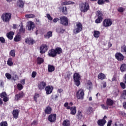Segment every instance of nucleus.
Wrapping results in <instances>:
<instances>
[{
    "label": "nucleus",
    "mask_w": 126,
    "mask_h": 126,
    "mask_svg": "<svg viewBox=\"0 0 126 126\" xmlns=\"http://www.w3.org/2000/svg\"><path fill=\"white\" fill-rule=\"evenodd\" d=\"M121 97L123 100H126V90H123Z\"/></svg>",
    "instance_id": "38"
},
{
    "label": "nucleus",
    "mask_w": 126,
    "mask_h": 126,
    "mask_svg": "<svg viewBox=\"0 0 126 126\" xmlns=\"http://www.w3.org/2000/svg\"><path fill=\"white\" fill-rule=\"evenodd\" d=\"M17 5L20 8H23L24 7V2L22 0H18L17 2Z\"/></svg>",
    "instance_id": "20"
},
{
    "label": "nucleus",
    "mask_w": 126,
    "mask_h": 126,
    "mask_svg": "<svg viewBox=\"0 0 126 126\" xmlns=\"http://www.w3.org/2000/svg\"><path fill=\"white\" fill-rule=\"evenodd\" d=\"M122 50H123L124 53H126V46L123 45V46L122 47Z\"/></svg>",
    "instance_id": "61"
},
{
    "label": "nucleus",
    "mask_w": 126,
    "mask_h": 126,
    "mask_svg": "<svg viewBox=\"0 0 126 126\" xmlns=\"http://www.w3.org/2000/svg\"><path fill=\"white\" fill-rule=\"evenodd\" d=\"M110 2V0H98L97 3L99 5H103V4H105V3H108Z\"/></svg>",
    "instance_id": "22"
},
{
    "label": "nucleus",
    "mask_w": 126,
    "mask_h": 126,
    "mask_svg": "<svg viewBox=\"0 0 126 126\" xmlns=\"http://www.w3.org/2000/svg\"><path fill=\"white\" fill-rule=\"evenodd\" d=\"M70 111H71V115L74 116V115L76 114V107L75 106H72V108H71V110Z\"/></svg>",
    "instance_id": "31"
},
{
    "label": "nucleus",
    "mask_w": 126,
    "mask_h": 126,
    "mask_svg": "<svg viewBox=\"0 0 126 126\" xmlns=\"http://www.w3.org/2000/svg\"><path fill=\"white\" fill-rule=\"evenodd\" d=\"M49 122L50 123H55L57 121V114H51L48 118Z\"/></svg>",
    "instance_id": "12"
},
{
    "label": "nucleus",
    "mask_w": 126,
    "mask_h": 126,
    "mask_svg": "<svg viewBox=\"0 0 126 126\" xmlns=\"http://www.w3.org/2000/svg\"><path fill=\"white\" fill-rule=\"evenodd\" d=\"M21 83L23 85H24V84H25V79H22L21 80Z\"/></svg>",
    "instance_id": "63"
},
{
    "label": "nucleus",
    "mask_w": 126,
    "mask_h": 126,
    "mask_svg": "<svg viewBox=\"0 0 126 126\" xmlns=\"http://www.w3.org/2000/svg\"><path fill=\"white\" fill-rule=\"evenodd\" d=\"M97 124L98 126H104L107 124L106 120L99 119L97 121Z\"/></svg>",
    "instance_id": "17"
},
{
    "label": "nucleus",
    "mask_w": 126,
    "mask_h": 126,
    "mask_svg": "<svg viewBox=\"0 0 126 126\" xmlns=\"http://www.w3.org/2000/svg\"><path fill=\"white\" fill-rule=\"evenodd\" d=\"M28 28L29 31H31V30H33L35 28V24H34V22L32 21H30L28 25Z\"/></svg>",
    "instance_id": "16"
},
{
    "label": "nucleus",
    "mask_w": 126,
    "mask_h": 126,
    "mask_svg": "<svg viewBox=\"0 0 126 126\" xmlns=\"http://www.w3.org/2000/svg\"><path fill=\"white\" fill-rule=\"evenodd\" d=\"M51 37H53V32L52 31H49L46 34H44V38L46 39H50Z\"/></svg>",
    "instance_id": "24"
},
{
    "label": "nucleus",
    "mask_w": 126,
    "mask_h": 126,
    "mask_svg": "<svg viewBox=\"0 0 126 126\" xmlns=\"http://www.w3.org/2000/svg\"><path fill=\"white\" fill-rule=\"evenodd\" d=\"M97 77L98 79H100L101 80H104V79H106V75L103 73H100L98 74Z\"/></svg>",
    "instance_id": "27"
},
{
    "label": "nucleus",
    "mask_w": 126,
    "mask_h": 126,
    "mask_svg": "<svg viewBox=\"0 0 126 126\" xmlns=\"http://www.w3.org/2000/svg\"><path fill=\"white\" fill-rule=\"evenodd\" d=\"M76 118L78 120H82L83 118V115H82V112L81 111H78L77 115H76Z\"/></svg>",
    "instance_id": "29"
},
{
    "label": "nucleus",
    "mask_w": 126,
    "mask_h": 126,
    "mask_svg": "<svg viewBox=\"0 0 126 126\" xmlns=\"http://www.w3.org/2000/svg\"><path fill=\"white\" fill-rule=\"evenodd\" d=\"M12 114L14 119H17L18 118V115L19 114V111L17 109L14 110Z\"/></svg>",
    "instance_id": "26"
},
{
    "label": "nucleus",
    "mask_w": 126,
    "mask_h": 126,
    "mask_svg": "<svg viewBox=\"0 0 126 126\" xmlns=\"http://www.w3.org/2000/svg\"><path fill=\"white\" fill-rule=\"evenodd\" d=\"M36 63L37 64H41V63H44V59L41 57H38L36 59Z\"/></svg>",
    "instance_id": "30"
},
{
    "label": "nucleus",
    "mask_w": 126,
    "mask_h": 126,
    "mask_svg": "<svg viewBox=\"0 0 126 126\" xmlns=\"http://www.w3.org/2000/svg\"><path fill=\"white\" fill-rule=\"evenodd\" d=\"M84 90L80 89L77 91L76 96L78 100H83L84 99Z\"/></svg>",
    "instance_id": "7"
},
{
    "label": "nucleus",
    "mask_w": 126,
    "mask_h": 126,
    "mask_svg": "<svg viewBox=\"0 0 126 126\" xmlns=\"http://www.w3.org/2000/svg\"><path fill=\"white\" fill-rule=\"evenodd\" d=\"M44 112L46 115H50L52 113V107L50 106H47L44 110Z\"/></svg>",
    "instance_id": "21"
},
{
    "label": "nucleus",
    "mask_w": 126,
    "mask_h": 126,
    "mask_svg": "<svg viewBox=\"0 0 126 126\" xmlns=\"http://www.w3.org/2000/svg\"><path fill=\"white\" fill-rule=\"evenodd\" d=\"M117 10L119 12H123L125 10L122 7H120L118 8Z\"/></svg>",
    "instance_id": "57"
},
{
    "label": "nucleus",
    "mask_w": 126,
    "mask_h": 126,
    "mask_svg": "<svg viewBox=\"0 0 126 126\" xmlns=\"http://www.w3.org/2000/svg\"><path fill=\"white\" fill-rule=\"evenodd\" d=\"M53 90H54V88L51 86H47L45 87V91L47 95L51 94L53 92Z\"/></svg>",
    "instance_id": "14"
},
{
    "label": "nucleus",
    "mask_w": 126,
    "mask_h": 126,
    "mask_svg": "<svg viewBox=\"0 0 126 126\" xmlns=\"http://www.w3.org/2000/svg\"><path fill=\"white\" fill-rule=\"evenodd\" d=\"M37 75V72L36 71H33L32 74V77L35 78Z\"/></svg>",
    "instance_id": "56"
},
{
    "label": "nucleus",
    "mask_w": 126,
    "mask_h": 126,
    "mask_svg": "<svg viewBox=\"0 0 126 126\" xmlns=\"http://www.w3.org/2000/svg\"><path fill=\"white\" fill-rule=\"evenodd\" d=\"M112 126V120H110L108 122L107 126Z\"/></svg>",
    "instance_id": "64"
},
{
    "label": "nucleus",
    "mask_w": 126,
    "mask_h": 126,
    "mask_svg": "<svg viewBox=\"0 0 126 126\" xmlns=\"http://www.w3.org/2000/svg\"><path fill=\"white\" fill-rule=\"evenodd\" d=\"M113 95L115 96V97H117L119 95V93H120V90L118 88H116L115 90L113 92Z\"/></svg>",
    "instance_id": "39"
},
{
    "label": "nucleus",
    "mask_w": 126,
    "mask_h": 126,
    "mask_svg": "<svg viewBox=\"0 0 126 126\" xmlns=\"http://www.w3.org/2000/svg\"><path fill=\"white\" fill-rule=\"evenodd\" d=\"M39 97H40V94L35 93L33 95L34 101H35V102H38V100L37 99V98H39Z\"/></svg>",
    "instance_id": "41"
},
{
    "label": "nucleus",
    "mask_w": 126,
    "mask_h": 126,
    "mask_svg": "<svg viewBox=\"0 0 126 126\" xmlns=\"http://www.w3.org/2000/svg\"><path fill=\"white\" fill-rule=\"evenodd\" d=\"M31 126H36V125H38V121H33L32 123H31Z\"/></svg>",
    "instance_id": "59"
},
{
    "label": "nucleus",
    "mask_w": 126,
    "mask_h": 126,
    "mask_svg": "<svg viewBox=\"0 0 126 126\" xmlns=\"http://www.w3.org/2000/svg\"><path fill=\"white\" fill-rule=\"evenodd\" d=\"M120 70L121 72H125L126 71V64L123 63L121 65L120 67Z\"/></svg>",
    "instance_id": "33"
},
{
    "label": "nucleus",
    "mask_w": 126,
    "mask_h": 126,
    "mask_svg": "<svg viewBox=\"0 0 126 126\" xmlns=\"http://www.w3.org/2000/svg\"><path fill=\"white\" fill-rule=\"evenodd\" d=\"M6 96H7V94L5 92H2L0 94V97L1 98H4L5 97H6Z\"/></svg>",
    "instance_id": "46"
},
{
    "label": "nucleus",
    "mask_w": 126,
    "mask_h": 126,
    "mask_svg": "<svg viewBox=\"0 0 126 126\" xmlns=\"http://www.w3.org/2000/svg\"><path fill=\"white\" fill-rule=\"evenodd\" d=\"M10 56L12 57V58H15V50L13 49L11 50L10 53H9Z\"/></svg>",
    "instance_id": "43"
},
{
    "label": "nucleus",
    "mask_w": 126,
    "mask_h": 126,
    "mask_svg": "<svg viewBox=\"0 0 126 126\" xmlns=\"http://www.w3.org/2000/svg\"><path fill=\"white\" fill-rule=\"evenodd\" d=\"M114 126H124V124H120L119 125H118V123L117 122H115L114 124Z\"/></svg>",
    "instance_id": "62"
},
{
    "label": "nucleus",
    "mask_w": 126,
    "mask_h": 126,
    "mask_svg": "<svg viewBox=\"0 0 126 126\" xmlns=\"http://www.w3.org/2000/svg\"><path fill=\"white\" fill-rule=\"evenodd\" d=\"M83 29V26L81 23L78 22L76 23V28L73 30L74 34H78L82 31Z\"/></svg>",
    "instance_id": "4"
},
{
    "label": "nucleus",
    "mask_w": 126,
    "mask_h": 126,
    "mask_svg": "<svg viewBox=\"0 0 126 126\" xmlns=\"http://www.w3.org/2000/svg\"><path fill=\"white\" fill-rule=\"evenodd\" d=\"M17 88L20 91L23 89V86L22 84L19 83L17 85Z\"/></svg>",
    "instance_id": "44"
},
{
    "label": "nucleus",
    "mask_w": 126,
    "mask_h": 126,
    "mask_svg": "<svg viewBox=\"0 0 126 126\" xmlns=\"http://www.w3.org/2000/svg\"><path fill=\"white\" fill-rule=\"evenodd\" d=\"M58 98H59V94H55L54 95H54H51V99H52V100H57V99H58Z\"/></svg>",
    "instance_id": "47"
},
{
    "label": "nucleus",
    "mask_w": 126,
    "mask_h": 126,
    "mask_svg": "<svg viewBox=\"0 0 126 126\" xmlns=\"http://www.w3.org/2000/svg\"><path fill=\"white\" fill-rule=\"evenodd\" d=\"M24 96H25L24 93L22 91H21L18 94H15V99L18 101L20 100H21V99H22Z\"/></svg>",
    "instance_id": "11"
},
{
    "label": "nucleus",
    "mask_w": 126,
    "mask_h": 126,
    "mask_svg": "<svg viewBox=\"0 0 126 126\" xmlns=\"http://www.w3.org/2000/svg\"><path fill=\"white\" fill-rule=\"evenodd\" d=\"M73 80L75 85L78 87L80 84H81V82H80V80H81V76L79 74V73L75 72L73 74Z\"/></svg>",
    "instance_id": "3"
},
{
    "label": "nucleus",
    "mask_w": 126,
    "mask_h": 126,
    "mask_svg": "<svg viewBox=\"0 0 126 126\" xmlns=\"http://www.w3.org/2000/svg\"><path fill=\"white\" fill-rule=\"evenodd\" d=\"M47 84L45 82L41 81L38 84V88L39 90H43L46 87Z\"/></svg>",
    "instance_id": "15"
},
{
    "label": "nucleus",
    "mask_w": 126,
    "mask_h": 126,
    "mask_svg": "<svg viewBox=\"0 0 126 126\" xmlns=\"http://www.w3.org/2000/svg\"><path fill=\"white\" fill-rule=\"evenodd\" d=\"M19 32L20 34H24L25 33V28H24V26H23V25H21L20 28L19 29Z\"/></svg>",
    "instance_id": "37"
},
{
    "label": "nucleus",
    "mask_w": 126,
    "mask_h": 126,
    "mask_svg": "<svg viewBox=\"0 0 126 126\" xmlns=\"http://www.w3.org/2000/svg\"><path fill=\"white\" fill-rule=\"evenodd\" d=\"M87 112L88 113H89L90 114H91V113H92V112H93V108L92 107H89L88 108Z\"/></svg>",
    "instance_id": "55"
},
{
    "label": "nucleus",
    "mask_w": 126,
    "mask_h": 126,
    "mask_svg": "<svg viewBox=\"0 0 126 126\" xmlns=\"http://www.w3.org/2000/svg\"><path fill=\"white\" fill-rule=\"evenodd\" d=\"M60 23L63 26H68V19L65 16L60 17Z\"/></svg>",
    "instance_id": "9"
},
{
    "label": "nucleus",
    "mask_w": 126,
    "mask_h": 126,
    "mask_svg": "<svg viewBox=\"0 0 126 126\" xmlns=\"http://www.w3.org/2000/svg\"><path fill=\"white\" fill-rule=\"evenodd\" d=\"M97 18L95 20V23L96 24H99L101 23L103 21V19H104V15H103V12L101 11H97L96 14Z\"/></svg>",
    "instance_id": "5"
},
{
    "label": "nucleus",
    "mask_w": 126,
    "mask_h": 126,
    "mask_svg": "<svg viewBox=\"0 0 126 126\" xmlns=\"http://www.w3.org/2000/svg\"><path fill=\"white\" fill-rule=\"evenodd\" d=\"M1 18L3 22H9L11 19V13L8 12L4 13L2 14Z\"/></svg>",
    "instance_id": "6"
},
{
    "label": "nucleus",
    "mask_w": 126,
    "mask_h": 126,
    "mask_svg": "<svg viewBox=\"0 0 126 126\" xmlns=\"http://www.w3.org/2000/svg\"><path fill=\"white\" fill-rule=\"evenodd\" d=\"M101 106L102 107V109H103V110H108V109H109L108 105H105L104 104H101Z\"/></svg>",
    "instance_id": "54"
},
{
    "label": "nucleus",
    "mask_w": 126,
    "mask_h": 126,
    "mask_svg": "<svg viewBox=\"0 0 126 126\" xmlns=\"http://www.w3.org/2000/svg\"><path fill=\"white\" fill-rule=\"evenodd\" d=\"M5 76L7 79H11V75L8 73H5Z\"/></svg>",
    "instance_id": "52"
},
{
    "label": "nucleus",
    "mask_w": 126,
    "mask_h": 126,
    "mask_svg": "<svg viewBox=\"0 0 126 126\" xmlns=\"http://www.w3.org/2000/svg\"><path fill=\"white\" fill-rule=\"evenodd\" d=\"M63 53V49L61 47H57L55 49H51L48 51L49 57L56 58L57 55H61Z\"/></svg>",
    "instance_id": "1"
},
{
    "label": "nucleus",
    "mask_w": 126,
    "mask_h": 126,
    "mask_svg": "<svg viewBox=\"0 0 126 126\" xmlns=\"http://www.w3.org/2000/svg\"><path fill=\"white\" fill-rule=\"evenodd\" d=\"M63 126H70V123L69 122V120L66 119L64 120L63 122Z\"/></svg>",
    "instance_id": "34"
},
{
    "label": "nucleus",
    "mask_w": 126,
    "mask_h": 126,
    "mask_svg": "<svg viewBox=\"0 0 126 126\" xmlns=\"http://www.w3.org/2000/svg\"><path fill=\"white\" fill-rule=\"evenodd\" d=\"M112 24L113 21L110 18L105 19L102 22L103 27H110Z\"/></svg>",
    "instance_id": "8"
},
{
    "label": "nucleus",
    "mask_w": 126,
    "mask_h": 126,
    "mask_svg": "<svg viewBox=\"0 0 126 126\" xmlns=\"http://www.w3.org/2000/svg\"><path fill=\"white\" fill-rule=\"evenodd\" d=\"M7 64L9 66H12V65H13V62H12V58H9L7 62Z\"/></svg>",
    "instance_id": "40"
},
{
    "label": "nucleus",
    "mask_w": 126,
    "mask_h": 126,
    "mask_svg": "<svg viewBox=\"0 0 126 126\" xmlns=\"http://www.w3.org/2000/svg\"><path fill=\"white\" fill-rule=\"evenodd\" d=\"M74 2L71 1H65L61 3V5L63 6V5H68L69 4H74Z\"/></svg>",
    "instance_id": "25"
},
{
    "label": "nucleus",
    "mask_w": 126,
    "mask_h": 126,
    "mask_svg": "<svg viewBox=\"0 0 126 126\" xmlns=\"http://www.w3.org/2000/svg\"><path fill=\"white\" fill-rule=\"evenodd\" d=\"M48 72H53L55 71V66L49 64L48 67Z\"/></svg>",
    "instance_id": "32"
},
{
    "label": "nucleus",
    "mask_w": 126,
    "mask_h": 126,
    "mask_svg": "<svg viewBox=\"0 0 126 126\" xmlns=\"http://www.w3.org/2000/svg\"><path fill=\"white\" fill-rule=\"evenodd\" d=\"M60 31H59V30H57V32H58V33H61L62 34H63V33H64V31H65V30L63 29V28H60Z\"/></svg>",
    "instance_id": "49"
},
{
    "label": "nucleus",
    "mask_w": 126,
    "mask_h": 126,
    "mask_svg": "<svg viewBox=\"0 0 126 126\" xmlns=\"http://www.w3.org/2000/svg\"><path fill=\"white\" fill-rule=\"evenodd\" d=\"M48 51V46L46 44H42L40 47V53L42 54H45Z\"/></svg>",
    "instance_id": "13"
},
{
    "label": "nucleus",
    "mask_w": 126,
    "mask_h": 126,
    "mask_svg": "<svg viewBox=\"0 0 126 126\" xmlns=\"http://www.w3.org/2000/svg\"><path fill=\"white\" fill-rule=\"evenodd\" d=\"M119 115H121L122 117H126V113L124 111H120L119 112Z\"/></svg>",
    "instance_id": "58"
},
{
    "label": "nucleus",
    "mask_w": 126,
    "mask_h": 126,
    "mask_svg": "<svg viewBox=\"0 0 126 126\" xmlns=\"http://www.w3.org/2000/svg\"><path fill=\"white\" fill-rule=\"evenodd\" d=\"M0 42L2 44H4L5 43V39L3 37H0Z\"/></svg>",
    "instance_id": "50"
},
{
    "label": "nucleus",
    "mask_w": 126,
    "mask_h": 126,
    "mask_svg": "<svg viewBox=\"0 0 126 126\" xmlns=\"http://www.w3.org/2000/svg\"><path fill=\"white\" fill-rule=\"evenodd\" d=\"M46 16L48 20H50V21H52V20H53V18L52 17V16H51V15L50 14H46Z\"/></svg>",
    "instance_id": "53"
},
{
    "label": "nucleus",
    "mask_w": 126,
    "mask_h": 126,
    "mask_svg": "<svg viewBox=\"0 0 126 126\" xmlns=\"http://www.w3.org/2000/svg\"><path fill=\"white\" fill-rule=\"evenodd\" d=\"M106 104L107 106H113L114 105V100L111 98H107Z\"/></svg>",
    "instance_id": "23"
},
{
    "label": "nucleus",
    "mask_w": 126,
    "mask_h": 126,
    "mask_svg": "<svg viewBox=\"0 0 126 126\" xmlns=\"http://www.w3.org/2000/svg\"><path fill=\"white\" fill-rule=\"evenodd\" d=\"M115 59L120 62L125 60V56L120 52H117L115 55Z\"/></svg>",
    "instance_id": "10"
},
{
    "label": "nucleus",
    "mask_w": 126,
    "mask_h": 126,
    "mask_svg": "<svg viewBox=\"0 0 126 126\" xmlns=\"http://www.w3.org/2000/svg\"><path fill=\"white\" fill-rule=\"evenodd\" d=\"M21 39H22L21 35L19 34H17V35H16V36L14 38V41L15 42H19L21 41Z\"/></svg>",
    "instance_id": "28"
},
{
    "label": "nucleus",
    "mask_w": 126,
    "mask_h": 126,
    "mask_svg": "<svg viewBox=\"0 0 126 126\" xmlns=\"http://www.w3.org/2000/svg\"><path fill=\"white\" fill-rule=\"evenodd\" d=\"M7 122L6 121H2L0 123V126H8Z\"/></svg>",
    "instance_id": "45"
},
{
    "label": "nucleus",
    "mask_w": 126,
    "mask_h": 126,
    "mask_svg": "<svg viewBox=\"0 0 126 126\" xmlns=\"http://www.w3.org/2000/svg\"><path fill=\"white\" fill-rule=\"evenodd\" d=\"M25 43L29 45H33L35 44V40L32 38H29L25 39Z\"/></svg>",
    "instance_id": "18"
},
{
    "label": "nucleus",
    "mask_w": 126,
    "mask_h": 126,
    "mask_svg": "<svg viewBox=\"0 0 126 126\" xmlns=\"http://www.w3.org/2000/svg\"><path fill=\"white\" fill-rule=\"evenodd\" d=\"M72 74V73L70 71L67 72V77L68 79H69L70 78V76H71V75Z\"/></svg>",
    "instance_id": "51"
},
{
    "label": "nucleus",
    "mask_w": 126,
    "mask_h": 126,
    "mask_svg": "<svg viewBox=\"0 0 126 126\" xmlns=\"http://www.w3.org/2000/svg\"><path fill=\"white\" fill-rule=\"evenodd\" d=\"M80 10L83 13L87 12L89 10V3L87 2H82L79 4Z\"/></svg>",
    "instance_id": "2"
},
{
    "label": "nucleus",
    "mask_w": 126,
    "mask_h": 126,
    "mask_svg": "<svg viewBox=\"0 0 126 126\" xmlns=\"http://www.w3.org/2000/svg\"><path fill=\"white\" fill-rule=\"evenodd\" d=\"M25 17H26V18H35L36 16L33 14H27L25 15Z\"/></svg>",
    "instance_id": "42"
},
{
    "label": "nucleus",
    "mask_w": 126,
    "mask_h": 126,
    "mask_svg": "<svg viewBox=\"0 0 126 126\" xmlns=\"http://www.w3.org/2000/svg\"><path fill=\"white\" fill-rule=\"evenodd\" d=\"M62 13L64 15H66L67 14V8L65 6H63L62 8Z\"/></svg>",
    "instance_id": "36"
},
{
    "label": "nucleus",
    "mask_w": 126,
    "mask_h": 126,
    "mask_svg": "<svg viewBox=\"0 0 126 126\" xmlns=\"http://www.w3.org/2000/svg\"><path fill=\"white\" fill-rule=\"evenodd\" d=\"M14 35V32H9L6 33V37L9 40H12L13 39V36Z\"/></svg>",
    "instance_id": "19"
},
{
    "label": "nucleus",
    "mask_w": 126,
    "mask_h": 126,
    "mask_svg": "<svg viewBox=\"0 0 126 126\" xmlns=\"http://www.w3.org/2000/svg\"><path fill=\"white\" fill-rule=\"evenodd\" d=\"M3 102H7L9 99L8 98V97H7V96H5V97H3Z\"/></svg>",
    "instance_id": "60"
},
{
    "label": "nucleus",
    "mask_w": 126,
    "mask_h": 126,
    "mask_svg": "<svg viewBox=\"0 0 126 126\" xmlns=\"http://www.w3.org/2000/svg\"><path fill=\"white\" fill-rule=\"evenodd\" d=\"M100 32L98 31H94V38H99L100 37Z\"/></svg>",
    "instance_id": "35"
},
{
    "label": "nucleus",
    "mask_w": 126,
    "mask_h": 126,
    "mask_svg": "<svg viewBox=\"0 0 126 126\" xmlns=\"http://www.w3.org/2000/svg\"><path fill=\"white\" fill-rule=\"evenodd\" d=\"M120 86L122 88V89H126V86L125 83L124 82L120 83Z\"/></svg>",
    "instance_id": "48"
}]
</instances>
